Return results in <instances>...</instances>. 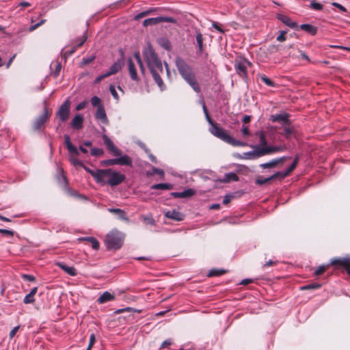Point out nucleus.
Returning a JSON list of instances; mask_svg holds the SVG:
<instances>
[{"label": "nucleus", "mask_w": 350, "mask_h": 350, "mask_svg": "<svg viewBox=\"0 0 350 350\" xmlns=\"http://www.w3.org/2000/svg\"><path fill=\"white\" fill-rule=\"evenodd\" d=\"M23 278H24L25 280H27V281H29V282H33L35 280V278L34 276H33L32 275H28V274H23L22 275Z\"/></svg>", "instance_id": "64"}, {"label": "nucleus", "mask_w": 350, "mask_h": 350, "mask_svg": "<svg viewBox=\"0 0 350 350\" xmlns=\"http://www.w3.org/2000/svg\"><path fill=\"white\" fill-rule=\"evenodd\" d=\"M19 326H16L14 327L10 332L9 334V336H10V338H12L14 337V336L16 335V332L18 331L19 329Z\"/></svg>", "instance_id": "61"}, {"label": "nucleus", "mask_w": 350, "mask_h": 350, "mask_svg": "<svg viewBox=\"0 0 350 350\" xmlns=\"http://www.w3.org/2000/svg\"><path fill=\"white\" fill-rule=\"evenodd\" d=\"M328 265H321L315 270L314 274L317 275H321L325 271Z\"/></svg>", "instance_id": "46"}, {"label": "nucleus", "mask_w": 350, "mask_h": 350, "mask_svg": "<svg viewBox=\"0 0 350 350\" xmlns=\"http://www.w3.org/2000/svg\"><path fill=\"white\" fill-rule=\"evenodd\" d=\"M128 68L131 78L133 80L137 81L139 80V78L137 75L135 64L131 58L128 59Z\"/></svg>", "instance_id": "26"}, {"label": "nucleus", "mask_w": 350, "mask_h": 350, "mask_svg": "<svg viewBox=\"0 0 350 350\" xmlns=\"http://www.w3.org/2000/svg\"><path fill=\"white\" fill-rule=\"evenodd\" d=\"M144 57L150 73L161 90H165V84L160 75L163 72L161 61L152 47L147 48L144 52Z\"/></svg>", "instance_id": "1"}, {"label": "nucleus", "mask_w": 350, "mask_h": 350, "mask_svg": "<svg viewBox=\"0 0 350 350\" xmlns=\"http://www.w3.org/2000/svg\"><path fill=\"white\" fill-rule=\"evenodd\" d=\"M260 78L261 81L267 85H268L269 87H275V83L272 80H271L269 78L266 77L265 75H260Z\"/></svg>", "instance_id": "38"}, {"label": "nucleus", "mask_w": 350, "mask_h": 350, "mask_svg": "<svg viewBox=\"0 0 350 350\" xmlns=\"http://www.w3.org/2000/svg\"><path fill=\"white\" fill-rule=\"evenodd\" d=\"M109 91H110L111 94H112L113 97L116 100H118V99H119L118 94V93L116 90L115 86L113 85H110Z\"/></svg>", "instance_id": "50"}, {"label": "nucleus", "mask_w": 350, "mask_h": 350, "mask_svg": "<svg viewBox=\"0 0 350 350\" xmlns=\"http://www.w3.org/2000/svg\"><path fill=\"white\" fill-rule=\"evenodd\" d=\"M332 265H338L343 267L347 271L348 274L350 275V256L342 258L333 259L331 261Z\"/></svg>", "instance_id": "13"}, {"label": "nucleus", "mask_w": 350, "mask_h": 350, "mask_svg": "<svg viewBox=\"0 0 350 350\" xmlns=\"http://www.w3.org/2000/svg\"><path fill=\"white\" fill-rule=\"evenodd\" d=\"M123 63L121 60H118L116 62L109 68V70L107 72V75L109 77L110 75H114L117 73L119 70H121L122 67Z\"/></svg>", "instance_id": "27"}, {"label": "nucleus", "mask_w": 350, "mask_h": 350, "mask_svg": "<svg viewBox=\"0 0 350 350\" xmlns=\"http://www.w3.org/2000/svg\"><path fill=\"white\" fill-rule=\"evenodd\" d=\"M143 220L146 224H150L152 226H154L155 224L154 219H153V217L151 215L144 216Z\"/></svg>", "instance_id": "47"}, {"label": "nucleus", "mask_w": 350, "mask_h": 350, "mask_svg": "<svg viewBox=\"0 0 350 350\" xmlns=\"http://www.w3.org/2000/svg\"><path fill=\"white\" fill-rule=\"evenodd\" d=\"M173 188V185L170 183H158L151 186L152 189L170 190Z\"/></svg>", "instance_id": "33"}, {"label": "nucleus", "mask_w": 350, "mask_h": 350, "mask_svg": "<svg viewBox=\"0 0 350 350\" xmlns=\"http://www.w3.org/2000/svg\"><path fill=\"white\" fill-rule=\"evenodd\" d=\"M88 105V102L86 100H84L80 103H79L76 107H75V109L77 111H80L83 109H84Z\"/></svg>", "instance_id": "59"}, {"label": "nucleus", "mask_w": 350, "mask_h": 350, "mask_svg": "<svg viewBox=\"0 0 350 350\" xmlns=\"http://www.w3.org/2000/svg\"><path fill=\"white\" fill-rule=\"evenodd\" d=\"M60 170V174L57 176V180L59 184L66 185L67 184V180L66 176L63 174V170Z\"/></svg>", "instance_id": "41"}, {"label": "nucleus", "mask_w": 350, "mask_h": 350, "mask_svg": "<svg viewBox=\"0 0 350 350\" xmlns=\"http://www.w3.org/2000/svg\"><path fill=\"white\" fill-rule=\"evenodd\" d=\"M293 133V129L290 127H285L284 129L282 134L286 137H288Z\"/></svg>", "instance_id": "57"}, {"label": "nucleus", "mask_w": 350, "mask_h": 350, "mask_svg": "<svg viewBox=\"0 0 350 350\" xmlns=\"http://www.w3.org/2000/svg\"><path fill=\"white\" fill-rule=\"evenodd\" d=\"M196 42L198 44L199 51L201 53L203 50V36L202 34L198 31H196Z\"/></svg>", "instance_id": "35"}, {"label": "nucleus", "mask_w": 350, "mask_h": 350, "mask_svg": "<svg viewBox=\"0 0 350 350\" xmlns=\"http://www.w3.org/2000/svg\"><path fill=\"white\" fill-rule=\"evenodd\" d=\"M95 118L100 120L103 123L107 124L108 122L107 117L103 105H99L95 114Z\"/></svg>", "instance_id": "20"}, {"label": "nucleus", "mask_w": 350, "mask_h": 350, "mask_svg": "<svg viewBox=\"0 0 350 350\" xmlns=\"http://www.w3.org/2000/svg\"><path fill=\"white\" fill-rule=\"evenodd\" d=\"M262 150L265 156L275 152H283L286 150V146L285 145L269 146V147H262Z\"/></svg>", "instance_id": "15"}, {"label": "nucleus", "mask_w": 350, "mask_h": 350, "mask_svg": "<svg viewBox=\"0 0 350 350\" xmlns=\"http://www.w3.org/2000/svg\"><path fill=\"white\" fill-rule=\"evenodd\" d=\"M310 8L315 10H321L323 9V5L320 3L312 1L310 3Z\"/></svg>", "instance_id": "44"}, {"label": "nucleus", "mask_w": 350, "mask_h": 350, "mask_svg": "<svg viewBox=\"0 0 350 350\" xmlns=\"http://www.w3.org/2000/svg\"><path fill=\"white\" fill-rule=\"evenodd\" d=\"M61 68H62L61 63L57 62L55 64V70L53 73L55 77H57L59 75Z\"/></svg>", "instance_id": "58"}, {"label": "nucleus", "mask_w": 350, "mask_h": 350, "mask_svg": "<svg viewBox=\"0 0 350 350\" xmlns=\"http://www.w3.org/2000/svg\"><path fill=\"white\" fill-rule=\"evenodd\" d=\"M50 113L46 106L44 107V113L38 117L33 122V128L35 131H42L44 128V124L47 122Z\"/></svg>", "instance_id": "9"}, {"label": "nucleus", "mask_w": 350, "mask_h": 350, "mask_svg": "<svg viewBox=\"0 0 350 350\" xmlns=\"http://www.w3.org/2000/svg\"><path fill=\"white\" fill-rule=\"evenodd\" d=\"M239 180V177L237 174L234 172H229L224 175V177L222 180L223 182H230V181H237Z\"/></svg>", "instance_id": "34"}, {"label": "nucleus", "mask_w": 350, "mask_h": 350, "mask_svg": "<svg viewBox=\"0 0 350 350\" xmlns=\"http://www.w3.org/2000/svg\"><path fill=\"white\" fill-rule=\"evenodd\" d=\"M195 194V191L192 189H187L182 192H172L171 195L174 198H189Z\"/></svg>", "instance_id": "22"}, {"label": "nucleus", "mask_w": 350, "mask_h": 350, "mask_svg": "<svg viewBox=\"0 0 350 350\" xmlns=\"http://www.w3.org/2000/svg\"><path fill=\"white\" fill-rule=\"evenodd\" d=\"M279 174H280V172H276L275 173L273 176L267 178H264V179H257L256 180V183L258 184V185H263L267 182H269V180H272V179H275V178H280L279 176Z\"/></svg>", "instance_id": "37"}, {"label": "nucleus", "mask_w": 350, "mask_h": 350, "mask_svg": "<svg viewBox=\"0 0 350 350\" xmlns=\"http://www.w3.org/2000/svg\"><path fill=\"white\" fill-rule=\"evenodd\" d=\"M225 273V271L223 269H212L209 271L208 275L210 277L212 276H219Z\"/></svg>", "instance_id": "42"}, {"label": "nucleus", "mask_w": 350, "mask_h": 350, "mask_svg": "<svg viewBox=\"0 0 350 350\" xmlns=\"http://www.w3.org/2000/svg\"><path fill=\"white\" fill-rule=\"evenodd\" d=\"M320 286H321V284L315 283V284H308V285L304 286L301 287V289H302V290L317 289V288H320Z\"/></svg>", "instance_id": "45"}, {"label": "nucleus", "mask_w": 350, "mask_h": 350, "mask_svg": "<svg viewBox=\"0 0 350 350\" xmlns=\"http://www.w3.org/2000/svg\"><path fill=\"white\" fill-rule=\"evenodd\" d=\"M256 135L259 137V144L257 147H269L265 133L262 131H257Z\"/></svg>", "instance_id": "30"}, {"label": "nucleus", "mask_w": 350, "mask_h": 350, "mask_svg": "<svg viewBox=\"0 0 350 350\" xmlns=\"http://www.w3.org/2000/svg\"><path fill=\"white\" fill-rule=\"evenodd\" d=\"M103 138L107 150L115 156H120L116 158L117 165L132 166V159L128 155H121V150L114 145L113 142L107 135H103Z\"/></svg>", "instance_id": "4"}, {"label": "nucleus", "mask_w": 350, "mask_h": 350, "mask_svg": "<svg viewBox=\"0 0 350 350\" xmlns=\"http://www.w3.org/2000/svg\"><path fill=\"white\" fill-rule=\"evenodd\" d=\"M286 33V31H280V35H278L277 37V40L279 42L284 41L286 40V36H285Z\"/></svg>", "instance_id": "60"}, {"label": "nucleus", "mask_w": 350, "mask_h": 350, "mask_svg": "<svg viewBox=\"0 0 350 350\" xmlns=\"http://www.w3.org/2000/svg\"><path fill=\"white\" fill-rule=\"evenodd\" d=\"M124 235L119 231L113 230L107 234L105 244L108 249L117 250L123 244Z\"/></svg>", "instance_id": "5"}, {"label": "nucleus", "mask_w": 350, "mask_h": 350, "mask_svg": "<svg viewBox=\"0 0 350 350\" xmlns=\"http://www.w3.org/2000/svg\"><path fill=\"white\" fill-rule=\"evenodd\" d=\"M78 155L70 154L69 160L71 163L75 166H83V162L77 159Z\"/></svg>", "instance_id": "36"}, {"label": "nucleus", "mask_w": 350, "mask_h": 350, "mask_svg": "<svg viewBox=\"0 0 350 350\" xmlns=\"http://www.w3.org/2000/svg\"><path fill=\"white\" fill-rule=\"evenodd\" d=\"M109 212L113 213L117 215V217L121 219L126 221H129V218L126 216V214L124 211L120 208H110L108 209Z\"/></svg>", "instance_id": "25"}, {"label": "nucleus", "mask_w": 350, "mask_h": 350, "mask_svg": "<svg viewBox=\"0 0 350 350\" xmlns=\"http://www.w3.org/2000/svg\"><path fill=\"white\" fill-rule=\"evenodd\" d=\"M71 102L67 98L59 107L56 112V116L59 118L61 122H64L69 118L70 113Z\"/></svg>", "instance_id": "6"}, {"label": "nucleus", "mask_w": 350, "mask_h": 350, "mask_svg": "<svg viewBox=\"0 0 350 350\" xmlns=\"http://www.w3.org/2000/svg\"><path fill=\"white\" fill-rule=\"evenodd\" d=\"M165 216L169 219L175 221H182L184 219V215L176 209L170 210L165 213Z\"/></svg>", "instance_id": "16"}, {"label": "nucleus", "mask_w": 350, "mask_h": 350, "mask_svg": "<svg viewBox=\"0 0 350 350\" xmlns=\"http://www.w3.org/2000/svg\"><path fill=\"white\" fill-rule=\"evenodd\" d=\"M254 150L252 151L243 152L242 154H238L237 157L241 159H255L264 156L262 147L256 146H250Z\"/></svg>", "instance_id": "7"}, {"label": "nucleus", "mask_w": 350, "mask_h": 350, "mask_svg": "<svg viewBox=\"0 0 350 350\" xmlns=\"http://www.w3.org/2000/svg\"><path fill=\"white\" fill-rule=\"evenodd\" d=\"M278 18L283 23L291 28H295L297 27L296 23L292 21L288 16L280 14L278 15Z\"/></svg>", "instance_id": "29"}, {"label": "nucleus", "mask_w": 350, "mask_h": 350, "mask_svg": "<svg viewBox=\"0 0 350 350\" xmlns=\"http://www.w3.org/2000/svg\"><path fill=\"white\" fill-rule=\"evenodd\" d=\"M176 68L182 76L184 77L193 72L191 68L182 58L178 57L175 59Z\"/></svg>", "instance_id": "10"}, {"label": "nucleus", "mask_w": 350, "mask_h": 350, "mask_svg": "<svg viewBox=\"0 0 350 350\" xmlns=\"http://www.w3.org/2000/svg\"><path fill=\"white\" fill-rule=\"evenodd\" d=\"M87 39H88V36L86 35V33H84L81 37H80L77 40V42L70 49H66L65 51L64 55L65 56L71 55L77 50V48L81 46L85 42Z\"/></svg>", "instance_id": "12"}, {"label": "nucleus", "mask_w": 350, "mask_h": 350, "mask_svg": "<svg viewBox=\"0 0 350 350\" xmlns=\"http://www.w3.org/2000/svg\"><path fill=\"white\" fill-rule=\"evenodd\" d=\"M159 44L164 49L169 50L170 49V43L166 38H160L159 40Z\"/></svg>", "instance_id": "39"}, {"label": "nucleus", "mask_w": 350, "mask_h": 350, "mask_svg": "<svg viewBox=\"0 0 350 350\" xmlns=\"http://www.w3.org/2000/svg\"><path fill=\"white\" fill-rule=\"evenodd\" d=\"M288 159H290L289 157H282L278 159H273L269 162L262 163L260 165V167L263 169L271 168L280 163H282L284 161Z\"/></svg>", "instance_id": "19"}, {"label": "nucleus", "mask_w": 350, "mask_h": 350, "mask_svg": "<svg viewBox=\"0 0 350 350\" xmlns=\"http://www.w3.org/2000/svg\"><path fill=\"white\" fill-rule=\"evenodd\" d=\"M35 301L34 297L33 295H31V294H27L23 299V302L26 304H32Z\"/></svg>", "instance_id": "48"}, {"label": "nucleus", "mask_w": 350, "mask_h": 350, "mask_svg": "<svg viewBox=\"0 0 350 350\" xmlns=\"http://www.w3.org/2000/svg\"><path fill=\"white\" fill-rule=\"evenodd\" d=\"M212 27L218 31L219 33H224V30L220 27L219 24L215 21H212Z\"/></svg>", "instance_id": "56"}, {"label": "nucleus", "mask_w": 350, "mask_h": 350, "mask_svg": "<svg viewBox=\"0 0 350 350\" xmlns=\"http://www.w3.org/2000/svg\"><path fill=\"white\" fill-rule=\"evenodd\" d=\"M125 176L112 169L98 170L95 181L101 185H109L114 187L125 180Z\"/></svg>", "instance_id": "2"}, {"label": "nucleus", "mask_w": 350, "mask_h": 350, "mask_svg": "<svg viewBox=\"0 0 350 350\" xmlns=\"http://www.w3.org/2000/svg\"><path fill=\"white\" fill-rule=\"evenodd\" d=\"M64 144L70 154L76 155L79 154V150L72 145V142H70V137L67 135H64Z\"/></svg>", "instance_id": "21"}, {"label": "nucleus", "mask_w": 350, "mask_h": 350, "mask_svg": "<svg viewBox=\"0 0 350 350\" xmlns=\"http://www.w3.org/2000/svg\"><path fill=\"white\" fill-rule=\"evenodd\" d=\"M160 23H175L176 20L170 16H158L155 18H149L145 19L143 22L144 27L152 26Z\"/></svg>", "instance_id": "8"}, {"label": "nucleus", "mask_w": 350, "mask_h": 350, "mask_svg": "<svg viewBox=\"0 0 350 350\" xmlns=\"http://www.w3.org/2000/svg\"><path fill=\"white\" fill-rule=\"evenodd\" d=\"M298 157L297 156L295 159V161L293 162V163L288 167V169H286L284 172H279L280 174V178H284L286 176H288L296 167L297 165L298 161Z\"/></svg>", "instance_id": "23"}, {"label": "nucleus", "mask_w": 350, "mask_h": 350, "mask_svg": "<svg viewBox=\"0 0 350 350\" xmlns=\"http://www.w3.org/2000/svg\"><path fill=\"white\" fill-rule=\"evenodd\" d=\"M250 62L245 58H237L235 60L234 67L237 72L241 77H246L247 66Z\"/></svg>", "instance_id": "11"}, {"label": "nucleus", "mask_w": 350, "mask_h": 350, "mask_svg": "<svg viewBox=\"0 0 350 350\" xmlns=\"http://www.w3.org/2000/svg\"><path fill=\"white\" fill-rule=\"evenodd\" d=\"M94 59H95L94 56H91V57H87V58H83L82 59V61H81V64L83 66H85V65L92 62Z\"/></svg>", "instance_id": "54"}, {"label": "nucleus", "mask_w": 350, "mask_h": 350, "mask_svg": "<svg viewBox=\"0 0 350 350\" xmlns=\"http://www.w3.org/2000/svg\"><path fill=\"white\" fill-rule=\"evenodd\" d=\"M152 171H153V173L154 174H157L161 176H164V172L163 170L161 169H158V168H156L154 167H152Z\"/></svg>", "instance_id": "63"}, {"label": "nucleus", "mask_w": 350, "mask_h": 350, "mask_svg": "<svg viewBox=\"0 0 350 350\" xmlns=\"http://www.w3.org/2000/svg\"><path fill=\"white\" fill-rule=\"evenodd\" d=\"M192 88V89L197 93L200 92V88L196 79V77L193 72L183 77Z\"/></svg>", "instance_id": "14"}, {"label": "nucleus", "mask_w": 350, "mask_h": 350, "mask_svg": "<svg viewBox=\"0 0 350 350\" xmlns=\"http://www.w3.org/2000/svg\"><path fill=\"white\" fill-rule=\"evenodd\" d=\"M82 167L84 168V170L86 172H88L89 174H90L92 175V176L94 178V180H96V174L98 172V170H93L85 165H83Z\"/></svg>", "instance_id": "53"}, {"label": "nucleus", "mask_w": 350, "mask_h": 350, "mask_svg": "<svg viewBox=\"0 0 350 350\" xmlns=\"http://www.w3.org/2000/svg\"><path fill=\"white\" fill-rule=\"evenodd\" d=\"M80 240H83V241H89L90 243H91L92 245V247L94 249V250H98L99 247H100V244H99V242L97 241L96 239H95L94 237H83L81 239H80Z\"/></svg>", "instance_id": "32"}, {"label": "nucleus", "mask_w": 350, "mask_h": 350, "mask_svg": "<svg viewBox=\"0 0 350 350\" xmlns=\"http://www.w3.org/2000/svg\"><path fill=\"white\" fill-rule=\"evenodd\" d=\"M241 133L243 137H248L251 135L248 126L245 125L242 126Z\"/></svg>", "instance_id": "52"}, {"label": "nucleus", "mask_w": 350, "mask_h": 350, "mask_svg": "<svg viewBox=\"0 0 350 350\" xmlns=\"http://www.w3.org/2000/svg\"><path fill=\"white\" fill-rule=\"evenodd\" d=\"M102 164L103 165H117L116 158V159L104 160V161H102Z\"/></svg>", "instance_id": "49"}, {"label": "nucleus", "mask_w": 350, "mask_h": 350, "mask_svg": "<svg viewBox=\"0 0 350 350\" xmlns=\"http://www.w3.org/2000/svg\"><path fill=\"white\" fill-rule=\"evenodd\" d=\"M300 28L312 36L315 35L317 32V27L310 24H303L300 26Z\"/></svg>", "instance_id": "31"}, {"label": "nucleus", "mask_w": 350, "mask_h": 350, "mask_svg": "<svg viewBox=\"0 0 350 350\" xmlns=\"http://www.w3.org/2000/svg\"><path fill=\"white\" fill-rule=\"evenodd\" d=\"M114 295L108 291L104 292L97 299L99 304H104L114 299Z\"/></svg>", "instance_id": "28"}, {"label": "nucleus", "mask_w": 350, "mask_h": 350, "mask_svg": "<svg viewBox=\"0 0 350 350\" xmlns=\"http://www.w3.org/2000/svg\"><path fill=\"white\" fill-rule=\"evenodd\" d=\"M84 118L82 115L77 114L70 122L71 126L77 130H80L83 127Z\"/></svg>", "instance_id": "18"}, {"label": "nucleus", "mask_w": 350, "mask_h": 350, "mask_svg": "<svg viewBox=\"0 0 350 350\" xmlns=\"http://www.w3.org/2000/svg\"><path fill=\"white\" fill-rule=\"evenodd\" d=\"M91 103L94 107L97 106L98 107L99 105H100V99L98 96H93L91 98Z\"/></svg>", "instance_id": "51"}, {"label": "nucleus", "mask_w": 350, "mask_h": 350, "mask_svg": "<svg viewBox=\"0 0 350 350\" xmlns=\"http://www.w3.org/2000/svg\"><path fill=\"white\" fill-rule=\"evenodd\" d=\"M134 57H135V59L137 60V64H139V66L140 67V70H141L142 72L144 73V67L142 61L141 59L139 53V52H135L134 53Z\"/></svg>", "instance_id": "40"}, {"label": "nucleus", "mask_w": 350, "mask_h": 350, "mask_svg": "<svg viewBox=\"0 0 350 350\" xmlns=\"http://www.w3.org/2000/svg\"><path fill=\"white\" fill-rule=\"evenodd\" d=\"M46 20L44 19H42L41 20L39 23L35 24V25H31L29 29V31H34L35 29H36L38 27H40V25H42V24H44L45 23Z\"/></svg>", "instance_id": "55"}, {"label": "nucleus", "mask_w": 350, "mask_h": 350, "mask_svg": "<svg viewBox=\"0 0 350 350\" xmlns=\"http://www.w3.org/2000/svg\"><path fill=\"white\" fill-rule=\"evenodd\" d=\"M0 233H2L5 235L13 236L14 232L10 230L0 229Z\"/></svg>", "instance_id": "62"}, {"label": "nucleus", "mask_w": 350, "mask_h": 350, "mask_svg": "<svg viewBox=\"0 0 350 350\" xmlns=\"http://www.w3.org/2000/svg\"><path fill=\"white\" fill-rule=\"evenodd\" d=\"M210 133L222 141L233 146H245L247 144L241 142L231 137L224 129L219 127L217 124L209 128Z\"/></svg>", "instance_id": "3"}, {"label": "nucleus", "mask_w": 350, "mask_h": 350, "mask_svg": "<svg viewBox=\"0 0 350 350\" xmlns=\"http://www.w3.org/2000/svg\"><path fill=\"white\" fill-rule=\"evenodd\" d=\"M271 120L284 125L288 123V116L287 114H275L271 116Z\"/></svg>", "instance_id": "24"}, {"label": "nucleus", "mask_w": 350, "mask_h": 350, "mask_svg": "<svg viewBox=\"0 0 350 350\" xmlns=\"http://www.w3.org/2000/svg\"><path fill=\"white\" fill-rule=\"evenodd\" d=\"M55 265L71 276L77 275V271L74 267H69L63 262H57Z\"/></svg>", "instance_id": "17"}, {"label": "nucleus", "mask_w": 350, "mask_h": 350, "mask_svg": "<svg viewBox=\"0 0 350 350\" xmlns=\"http://www.w3.org/2000/svg\"><path fill=\"white\" fill-rule=\"evenodd\" d=\"M90 153L92 156L100 157L103 154V150L100 148H93L91 149Z\"/></svg>", "instance_id": "43"}]
</instances>
